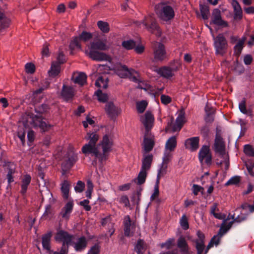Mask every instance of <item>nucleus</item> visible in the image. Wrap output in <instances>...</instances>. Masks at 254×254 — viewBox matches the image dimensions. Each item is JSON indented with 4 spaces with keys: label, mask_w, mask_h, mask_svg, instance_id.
I'll use <instances>...</instances> for the list:
<instances>
[{
    "label": "nucleus",
    "mask_w": 254,
    "mask_h": 254,
    "mask_svg": "<svg viewBox=\"0 0 254 254\" xmlns=\"http://www.w3.org/2000/svg\"><path fill=\"white\" fill-rule=\"evenodd\" d=\"M106 39H97L91 43L90 46L85 50V53L90 58L97 61H109L110 57L106 54L98 52V50L105 51L108 49Z\"/></svg>",
    "instance_id": "1"
},
{
    "label": "nucleus",
    "mask_w": 254,
    "mask_h": 254,
    "mask_svg": "<svg viewBox=\"0 0 254 254\" xmlns=\"http://www.w3.org/2000/svg\"><path fill=\"white\" fill-rule=\"evenodd\" d=\"M54 238L56 242L63 244L60 251H55L53 254H67L68 246L72 244L74 239V236L62 230L57 232Z\"/></svg>",
    "instance_id": "2"
},
{
    "label": "nucleus",
    "mask_w": 254,
    "mask_h": 254,
    "mask_svg": "<svg viewBox=\"0 0 254 254\" xmlns=\"http://www.w3.org/2000/svg\"><path fill=\"white\" fill-rule=\"evenodd\" d=\"M136 25L140 28H144L157 36L161 35V31L156 22L153 14H148L143 20L136 21Z\"/></svg>",
    "instance_id": "3"
},
{
    "label": "nucleus",
    "mask_w": 254,
    "mask_h": 254,
    "mask_svg": "<svg viewBox=\"0 0 254 254\" xmlns=\"http://www.w3.org/2000/svg\"><path fill=\"white\" fill-rule=\"evenodd\" d=\"M181 63L180 61H175L169 66H164L156 70L157 73L163 78L170 79L175 75V73L181 67Z\"/></svg>",
    "instance_id": "4"
},
{
    "label": "nucleus",
    "mask_w": 254,
    "mask_h": 254,
    "mask_svg": "<svg viewBox=\"0 0 254 254\" xmlns=\"http://www.w3.org/2000/svg\"><path fill=\"white\" fill-rule=\"evenodd\" d=\"M155 9L159 16L165 21L173 18L175 15L173 8L164 2L156 5Z\"/></svg>",
    "instance_id": "5"
},
{
    "label": "nucleus",
    "mask_w": 254,
    "mask_h": 254,
    "mask_svg": "<svg viewBox=\"0 0 254 254\" xmlns=\"http://www.w3.org/2000/svg\"><path fill=\"white\" fill-rule=\"evenodd\" d=\"M185 122V112L181 111L176 120L175 123L173 122V118H171L168 121L167 126L165 130L167 132H174L180 130Z\"/></svg>",
    "instance_id": "6"
},
{
    "label": "nucleus",
    "mask_w": 254,
    "mask_h": 254,
    "mask_svg": "<svg viewBox=\"0 0 254 254\" xmlns=\"http://www.w3.org/2000/svg\"><path fill=\"white\" fill-rule=\"evenodd\" d=\"M81 151L85 156L90 155L101 163L104 161L101 152L96 144L86 143L82 147Z\"/></svg>",
    "instance_id": "7"
},
{
    "label": "nucleus",
    "mask_w": 254,
    "mask_h": 254,
    "mask_svg": "<svg viewBox=\"0 0 254 254\" xmlns=\"http://www.w3.org/2000/svg\"><path fill=\"white\" fill-rule=\"evenodd\" d=\"M214 150L215 152L226 161L228 160V155L226 152L225 144L223 138L218 134H216L214 143Z\"/></svg>",
    "instance_id": "8"
},
{
    "label": "nucleus",
    "mask_w": 254,
    "mask_h": 254,
    "mask_svg": "<svg viewBox=\"0 0 254 254\" xmlns=\"http://www.w3.org/2000/svg\"><path fill=\"white\" fill-rule=\"evenodd\" d=\"M214 45L216 54L223 55L226 53L228 44L226 38L222 34H220L214 38Z\"/></svg>",
    "instance_id": "9"
},
{
    "label": "nucleus",
    "mask_w": 254,
    "mask_h": 254,
    "mask_svg": "<svg viewBox=\"0 0 254 254\" xmlns=\"http://www.w3.org/2000/svg\"><path fill=\"white\" fill-rule=\"evenodd\" d=\"M113 145V142L111 137L107 134L104 135L102 141L98 145L102 147L101 155L104 161L107 160L109 152L112 150Z\"/></svg>",
    "instance_id": "10"
},
{
    "label": "nucleus",
    "mask_w": 254,
    "mask_h": 254,
    "mask_svg": "<svg viewBox=\"0 0 254 254\" xmlns=\"http://www.w3.org/2000/svg\"><path fill=\"white\" fill-rule=\"evenodd\" d=\"M198 158L202 164L204 163L207 165H211L212 155L208 146L203 145L202 146L199 151Z\"/></svg>",
    "instance_id": "11"
},
{
    "label": "nucleus",
    "mask_w": 254,
    "mask_h": 254,
    "mask_svg": "<svg viewBox=\"0 0 254 254\" xmlns=\"http://www.w3.org/2000/svg\"><path fill=\"white\" fill-rule=\"evenodd\" d=\"M140 121L145 128V133L150 132V130L153 126L154 121L152 114L150 112H146L144 115L141 116Z\"/></svg>",
    "instance_id": "12"
},
{
    "label": "nucleus",
    "mask_w": 254,
    "mask_h": 254,
    "mask_svg": "<svg viewBox=\"0 0 254 254\" xmlns=\"http://www.w3.org/2000/svg\"><path fill=\"white\" fill-rule=\"evenodd\" d=\"M31 124L34 128H40L42 132L48 131L52 127L50 125L44 121L42 119L36 116L32 118Z\"/></svg>",
    "instance_id": "13"
},
{
    "label": "nucleus",
    "mask_w": 254,
    "mask_h": 254,
    "mask_svg": "<svg viewBox=\"0 0 254 254\" xmlns=\"http://www.w3.org/2000/svg\"><path fill=\"white\" fill-rule=\"evenodd\" d=\"M197 238L194 240L197 254H202L205 246V236L200 230L196 232Z\"/></svg>",
    "instance_id": "14"
},
{
    "label": "nucleus",
    "mask_w": 254,
    "mask_h": 254,
    "mask_svg": "<svg viewBox=\"0 0 254 254\" xmlns=\"http://www.w3.org/2000/svg\"><path fill=\"white\" fill-rule=\"evenodd\" d=\"M172 158V154L168 151L165 150V152L163 157V161L161 165V167L158 171L157 178L159 180L160 177L163 176L166 171L167 168V164L171 160Z\"/></svg>",
    "instance_id": "15"
},
{
    "label": "nucleus",
    "mask_w": 254,
    "mask_h": 254,
    "mask_svg": "<svg viewBox=\"0 0 254 254\" xmlns=\"http://www.w3.org/2000/svg\"><path fill=\"white\" fill-rule=\"evenodd\" d=\"M166 58V51L164 46L157 43L154 49V59L155 61H162Z\"/></svg>",
    "instance_id": "16"
},
{
    "label": "nucleus",
    "mask_w": 254,
    "mask_h": 254,
    "mask_svg": "<svg viewBox=\"0 0 254 254\" xmlns=\"http://www.w3.org/2000/svg\"><path fill=\"white\" fill-rule=\"evenodd\" d=\"M154 145V136L150 132L145 133L142 147L145 153L151 151Z\"/></svg>",
    "instance_id": "17"
},
{
    "label": "nucleus",
    "mask_w": 254,
    "mask_h": 254,
    "mask_svg": "<svg viewBox=\"0 0 254 254\" xmlns=\"http://www.w3.org/2000/svg\"><path fill=\"white\" fill-rule=\"evenodd\" d=\"M87 241L85 237H81L76 238L74 236V239L72 242V245L76 252H81L87 247Z\"/></svg>",
    "instance_id": "18"
},
{
    "label": "nucleus",
    "mask_w": 254,
    "mask_h": 254,
    "mask_svg": "<svg viewBox=\"0 0 254 254\" xmlns=\"http://www.w3.org/2000/svg\"><path fill=\"white\" fill-rule=\"evenodd\" d=\"M212 22L214 24L223 27H227L228 23L222 19L221 11L218 8H215L212 12Z\"/></svg>",
    "instance_id": "19"
},
{
    "label": "nucleus",
    "mask_w": 254,
    "mask_h": 254,
    "mask_svg": "<svg viewBox=\"0 0 254 254\" xmlns=\"http://www.w3.org/2000/svg\"><path fill=\"white\" fill-rule=\"evenodd\" d=\"M133 72V69L128 68L126 65H120L117 66L115 69V72L121 78L128 77Z\"/></svg>",
    "instance_id": "20"
},
{
    "label": "nucleus",
    "mask_w": 254,
    "mask_h": 254,
    "mask_svg": "<svg viewBox=\"0 0 254 254\" xmlns=\"http://www.w3.org/2000/svg\"><path fill=\"white\" fill-rule=\"evenodd\" d=\"M124 225L125 235L127 237L132 236L133 230L135 229V226L133 224L131 223L129 216L127 215L125 217Z\"/></svg>",
    "instance_id": "21"
},
{
    "label": "nucleus",
    "mask_w": 254,
    "mask_h": 254,
    "mask_svg": "<svg viewBox=\"0 0 254 254\" xmlns=\"http://www.w3.org/2000/svg\"><path fill=\"white\" fill-rule=\"evenodd\" d=\"M199 137H193L187 139L185 141L186 147L191 151L196 150L198 148Z\"/></svg>",
    "instance_id": "22"
},
{
    "label": "nucleus",
    "mask_w": 254,
    "mask_h": 254,
    "mask_svg": "<svg viewBox=\"0 0 254 254\" xmlns=\"http://www.w3.org/2000/svg\"><path fill=\"white\" fill-rule=\"evenodd\" d=\"M52 236L51 232H49L46 234L43 235L42 237V244L44 249L51 253L54 252V251H51V239Z\"/></svg>",
    "instance_id": "23"
},
{
    "label": "nucleus",
    "mask_w": 254,
    "mask_h": 254,
    "mask_svg": "<svg viewBox=\"0 0 254 254\" xmlns=\"http://www.w3.org/2000/svg\"><path fill=\"white\" fill-rule=\"evenodd\" d=\"M61 94L64 100L68 101L74 96V89L71 86L64 85Z\"/></svg>",
    "instance_id": "24"
},
{
    "label": "nucleus",
    "mask_w": 254,
    "mask_h": 254,
    "mask_svg": "<svg viewBox=\"0 0 254 254\" xmlns=\"http://www.w3.org/2000/svg\"><path fill=\"white\" fill-rule=\"evenodd\" d=\"M87 76L83 72L74 73L72 77V80L75 83L80 86H83L86 83Z\"/></svg>",
    "instance_id": "25"
},
{
    "label": "nucleus",
    "mask_w": 254,
    "mask_h": 254,
    "mask_svg": "<svg viewBox=\"0 0 254 254\" xmlns=\"http://www.w3.org/2000/svg\"><path fill=\"white\" fill-rule=\"evenodd\" d=\"M153 157L152 154H143L141 170L147 171L150 169Z\"/></svg>",
    "instance_id": "26"
},
{
    "label": "nucleus",
    "mask_w": 254,
    "mask_h": 254,
    "mask_svg": "<svg viewBox=\"0 0 254 254\" xmlns=\"http://www.w3.org/2000/svg\"><path fill=\"white\" fill-rule=\"evenodd\" d=\"M78 160V156L76 154L73 153L68 159L62 163V167L65 170L69 169Z\"/></svg>",
    "instance_id": "27"
},
{
    "label": "nucleus",
    "mask_w": 254,
    "mask_h": 254,
    "mask_svg": "<svg viewBox=\"0 0 254 254\" xmlns=\"http://www.w3.org/2000/svg\"><path fill=\"white\" fill-rule=\"evenodd\" d=\"M177 246L182 254H189V246L185 238L181 237L178 239Z\"/></svg>",
    "instance_id": "28"
},
{
    "label": "nucleus",
    "mask_w": 254,
    "mask_h": 254,
    "mask_svg": "<svg viewBox=\"0 0 254 254\" xmlns=\"http://www.w3.org/2000/svg\"><path fill=\"white\" fill-rule=\"evenodd\" d=\"M246 39L247 38L245 36H243L238 40L237 43L234 46V54L237 57H239L241 54Z\"/></svg>",
    "instance_id": "29"
},
{
    "label": "nucleus",
    "mask_w": 254,
    "mask_h": 254,
    "mask_svg": "<svg viewBox=\"0 0 254 254\" xmlns=\"http://www.w3.org/2000/svg\"><path fill=\"white\" fill-rule=\"evenodd\" d=\"M105 110L106 113L110 117H114L118 114L116 107L112 102L107 103L105 106Z\"/></svg>",
    "instance_id": "30"
},
{
    "label": "nucleus",
    "mask_w": 254,
    "mask_h": 254,
    "mask_svg": "<svg viewBox=\"0 0 254 254\" xmlns=\"http://www.w3.org/2000/svg\"><path fill=\"white\" fill-rule=\"evenodd\" d=\"M61 186L63 197L64 199H67L69 196L70 183L67 180H64L61 183Z\"/></svg>",
    "instance_id": "31"
},
{
    "label": "nucleus",
    "mask_w": 254,
    "mask_h": 254,
    "mask_svg": "<svg viewBox=\"0 0 254 254\" xmlns=\"http://www.w3.org/2000/svg\"><path fill=\"white\" fill-rule=\"evenodd\" d=\"M177 146V139L175 136L170 137L166 142L165 150L173 151L175 150Z\"/></svg>",
    "instance_id": "32"
},
{
    "label": "nucleus",
    "mask_w": 254,
    "mask_h": 254,
    "mask_svg": "<svg viewBox=\"0 0 254 254\" xmlns=\"http://www.w3.org/2000/svg\"><path fill=\"white\" fill-rule=\"evenodd\" d=\"M60 64L58 63H53L51 68L48 71L50 76L55 77L59 74L60 72Z\"/></svg>",
    "instance_id": "33"
},
{
    "label": "nucleus",
    "mask_w": 254,
    "mask_h": 254,
    "mask_svg": "<svg viewBox=\"0 0 254 254\" xmlns=\"http://www.w3.org/2000/svg\"><path fill=\"white\" fill-rule=\"evenodd\" d=\"M218 203H214L210 207V213L215 218L218 219H223L224 217L221 213H217L219 211L218 207Z\"/></svg>",
    "instance_id": "34"
},
{
    "label": "nucleus",
    "mask_w": 254,
    "mask_h": 254,
    "mask_svg": "<svg viewBox=\"0 0 254 254\" xmlns=\"http://www.w3.org/2000/svg\"><path fill=\"white\" fill-rule=\"evenodd\" d=\"M10 19L4 13L0 11V30L7 28L10 24Z\"/></svg>",
    "instance_id": "35"
},
{
    "label": "nucleus",
    "mask_w": 254,
    "mask_h": 254,
    "mask_svg": "<svg viewBox=\"0 0 254 254\" xmlns=\"http://www.w3.org/2000/svg\"><path fill=\"white\" fill-rule=\"evenodd\" d=\"M31 178L29 175H26L22 180L21 193L24 194L27 190V187L31 182Z\"/></svg>",
    "instance_id": "36"
},
{
    "label": "nucleus",
    "mask_w": 254,
    "mask_h": 254,
    "mask_svg": "<svg viewBox=\"0 0 254 254\" xmlns=\"http://www.w3.org/2000/svg\"><path fill=\"white\" fill-rule=\"evenodd\" d=\"M99 138V135L96 132H88L85 137L86 140H89L88 143L92 144H96Z\"/></svg>",
    "instance_id": "37"
},
{
    "label": "nucleus",
    "mask_w": 254,
    "mask_h": 254,
    "mask_svg": "<svg viewBox=\"0 0 254 254\" xmlns=\"http://www.w3.org/2000/svg\"><path fill=\"white\" fill-rule=\"evenodd\" d=\"M108 78L103 76H100L95 82V85L100 88L106 89L108 87Z\"/></svg>",
    "instance_id": "38"
},
{
    "label": "nucleus",
    "mask_w": 254,
    "mask_h": 254,
    "mask_svg": "<svg viewBox=\"0 0 254 254\" xmlns=\"http://www.w3.org/2000/svg\"><path fill=\"white\" fill-rule=\"evenodd\" d=\"M95 95L97 96L98 100L100 102L105 103L109 99L108 95L106 93L103 92L100 89L95 92Z\"/></svg>",
    "instance_id": "39"
},
{
    "label": "nucleus",
    "mask_w": 254,
    "mask_h": 254,
    "mask_svg": "<svg viewBox=\"0 0 254 254\" xmlns=\"http://www.w3.org/2000/svg\"><path fill=\"white\" fill-rule=\"evenodd\" d=\"M231 218L233 219V221L230 222L227 224H223L225 225V226H226L227 229H228V230L232 227L233 222H241L246 219V217H241L240 216H238L237 217L235 218L234 215H233L231 216Z\"/></svg>",
    "instance_id": "40"
},
{
    "label": "nucleus",
    "mask_w": 254,
    "mask_h": 254,
    "mask_svg": "<svg viewBox=\"0 0 254 254\" xmlns=\"http://www.w3.org/2000/svg\"><path fill=\"white\" fill-rule=\"evenodd\" d=\"M147 171L140 170L136 179L137 184L138 185H141L143 184L145 181Z\"/></svg>",
    "instance_id": "41"
},
{
    "label": "nucleus",
    "mask_w": 254,
    "mask_h": 254,
    "mask_svg": "<svg viewBox=\"0 0 254 254\" xmlns=\"http://www.w3.org/2000/svg\"><path fill=\"white\" fill-rule=\"evenodd\" d=\"M80 38L78 37H75L71 42L69 47L71 50L75 49H81Z\"/></svg>",
    "instance_id": "42"
},
{
    "label": "nucleus",
    "mask_w": 254,
    "mask_h": 254,
    "mask_svg": "<svg viewBox=\"0 0 254 254\" xmlns=\"http://www.w3.org/2000/svg\"><path fill=\"white\" fill-rule=\"evenodd\" d=\"M200 9L202 18L204 19H207L209 15V9L208 6L206 5H200Z\"/></svg>",
    "instance_id": "43"
},
{
    "label": "nucleus",
    "mask_w": 254,
    "mask_h": 254,
    "mask_svg": "<svg viewBox=\"0 0 254 254\" xmlns=\"http://www.w3.org/2000/svg\"><path fill=\"white\" fill-rule=\"evenodd\" d=\"M97 25L99 28L104 33H108L109 31L110 28L108 23L103 21H99L97 22Z\"/></svg>",
    "instance_id": "44"
},
{
    "label": "nucleus",
    "mask_w": 254,
    "mask_h": 254,
    "mask_svg": "<svg viewBox=\"0 0 254 254\" xmlns=\"http://www.w3.org/2000/svg\"><path fill=\"white\" fill-rule=\"evenodd\" d=\"M239 108L240 111L246 115H250L251 112L246 108V102L245 99H243L239 104Z\"/></svg>",
    "instance_id": "45"
},
{
    "label": "nucleus",
    "mask_w": 254,
    "mask_h": 254,
    "mask_svg": "<svg viewBox=\"0 0 254 254\" xmlns=\"http://www.w3.org/2000/svg\"><path fill=\"white\" fill-rule=\"evenodd\" d=\"M147 102L143 100L136 103V108L137 112L139 113H143L146 109L147 106Z\"/></svg>",
    "instance_id": "46"
},
{
    "label": "nucleus",
    "mask_w": 254,
    "mask_h": 254,
    "mask_svg": "<svg viewBox=\"0 0 254 254\" xmlns=\"http://www.w3.org/2000/svg\"><path fill=\"white\" fill-rule=\"evenodd\" d=\"M244 152L247 156L250 157L254 156V148L251 145H245L244 147Z\"/></svg>",
    "instance_id": "47"
},
{
    "label": "nucleus",
    "mask_w": 254,
    "mask_h": 254,
    "mask_svg": "<svg viewBox=\"0 0 254 254\" xmlns=\"http://www.w3.org/2000/svg\"><path fill=\"white\" fill-rule=\"evenodd\" d=\"M122 45L127 50H131L135 48L136 44L134 41L129 40L123 42Z\"/></svg>",
    "instance_id": "48"
},
{
    "label": "nucleus",
    "mask_w": 254,
    "mask_h": 254,
    "mask_svg": "<svg viewBox=\"0 0 254 254\" xmlns=\"http://www.w3.org/2000/svg\"><path fill=\"white\" fill-rule=\"evenodd\" d=\"M232 5L234 8V11L236 15L239 16L240 17H242V9L239 4L236 0H233L232 3Z\"/></svg>",
    "instance_id": "49"
},
{
    "label": "nucleus",
    "mask_w": 254,
    "mask_h": 254,
    "mask_svg": "<svg viewBox=\"0 0 254 254\" xmlns=\"http://www.w3.org/2000/svg\"><path fill=\"white\" fill-rule=\"evenodd\" d=\"M135 249L138 254H143L144 252L143 241L141 240H138Z\"/></svg>",
    "instance_id": "50"
},
{
    "label": "nucleus",
    "mask_w": 254,
    "mask_h": 254,
    "mask_svg": "<svg viewBox=\"0 0 254 254\" xmlns=\"http://www.w3.org/2000/svg\"><path fill=\"white\" fill-rule=\"evenodd\" d=\"M241 180L240 176H235L230 178L228 181L226 183V186L232 185H237L238 184Z\"/></svg>",
    "instance_id": "51"
},
{
    "label": "nucleus",
    "mask_w": 254,
    "mask_h": 254,
    "mask_svg": "<svg viewBox=\"0 0 254 254\" xmlns=\"http://www.w3.org/2000/svg\"><path fill=\"white\" fill-rule=\"evenodd\" d=\"M92 34L90 33L83 31L78 37L81 41L86 42L92 38Z\"/></svg>",
    "instance_id": "52"
},
{
    "label": "nucleus",
    "mask_w": 254,
    "mask_h": 254,
    "mask_svg": "<svg viewBox=\"0 0 254 254\" xmlns=\"http://www.w3.org/2000/svg\"><path fill=\"white\" fill-rule=\"evenodd\" d=\"M180 225L182 228L184 230H187L189 227V223L188 219L185 215H183L180 219Z\"/></svg>",
    "instance_id": "53"
},
{
    "label": "nucleus",
    "mask_w": 254,
    "mask_h": 254,
    "mask_svg": "<svg viewBox=\"0 0 254 254\" xmlns=\"http://www.w3.org/2000/svg\"><path fill=\"white\" fill-rule=\"evenodd\" d=\"M205 110L207 116L206 118V121L207 122L212 121L213 120V118L212 116V114L213 113V111H212L211 108L208 107L207 105L206 106Z\"/></svg>",
    "instance_id": "54"
},
{
    "label": "nucleus",
    "mask_w": 254,
    "mask_h": 254,
    "mask_svg": "<svg viewBox=\"0 0 254 254\" xmlns=\"http://www.w3.org/2000/svg\"><path fill=\"white\" fill-rule=\"evenodd\" d=\"M192 190L193 193L195 195H197L198 194L199 192H201L203 193V191L204 190V188L196 184H193L192 187Z\"/></svg>",
    "instance_id": "55"
},
{
    "label": "nucleus",
    "mask_w": 254,
    "mask_h": 254,
    "mask_svg": "<svg viewBox=\"0 0 254 254\" xmlns=\"http://www.w3.org/2000/svg\"><path fill=\"white\" fill-rule=\"evenodd\" d=\"M15 173V170L12 168H9L7 174V179L8 184H10L11 183L14 181L13 175Z\"/></svg>",
    "instance_id": "56"
},
{
    "label": "nucleus",
    "mask_w": 254,
    "mask_h": 254,
    "mask_svg": "<svg viewBox=\"0 0 254 254\" xmlns=\"http://www.w3.org/2000/svg\"><path fill=\"white\" fill-rule=\"evenodd\" d=\"M84 183L79 181L77 183L76 186L74 187V190L76 192H81L84 188Z\"/></svg>",
    "instance_id": "57"
},
{
    "label": "nucleus",
    "mask_w": 254,
    "mask_h": 254,
    "mask_svg": "<svg viewBox=\"0 0 254 254\" xmlns=\"http://www.w3.org/2000/svg\"><path fill=\"white\" fill-rule=\"evenodd\" d=\"M101 224L103 226H107L108 227L109 226V227H113V225H114V224L111 221V218L110 217L103 218L102 220Z\"/></svg>",
    "instance_id": "58"
},
{
    "label": "nucleus",
    "mask_w": 254,
    "mask_h": 254,
    "mask_svg": "<svg viewBox=\"0 0 254 254\" xmlns=\"http://www.w3.org/2000/svg\"><path fill=\"white\" fill-rule=\"evenodd\" d=\"M25 70L26 72L33 73L35 71V65L32 63H27L25 64Z\"/></svg>",
    "instance_id": "59"
},
{
    "label": "nucleus",
    "mask_w": 254,
    "mask_h": 254,
    "mask_svg": "<svg viewBox=\"0 0 254 254\" xmlns=\"http://www.w3.org/2000/svg\"><path fill=\"white\" fill-rule=\"evenodd\" d=\"M100 247L98 245H95L91 248L87 254H99Z\"/></svg>",
    "instance_id": "60"
},
{
    "label": "nucleus",
    "mask_w": 254,
    "mask_h": 254,
    "mask_svg": "<svg viewBox=\"0 0 254 254\" xmlns=\"http://www.w3.org/2000/svg\"><path fill=\"white\" fill-rule=\"evenodd\" d=\"M160 99L162 103L164 105H167L169 104L172 101V99L170 97L165 95H162L161 96Z\"/></svg>",
    "instance_id": "61"
},
{
    "label": "nucleus",
    "mask_w": 254,
    "mask_h": 254,
    "mask_svg": "<svg viewBox=\"0 0 254 254\" xmlns=\"http://www.w3.org/2000/svg\"><path fill=\"white\" fill-rule=\"evenodd\" d=\"M89 201L87 199H84L80 202V205L83 206L86 211H90L91 210V206L89 205Z\"/></svg>",
    "instance_id": "62"
},
{
    "label": "nucleus",
    "mask_w": 254,
    "mask_h": 254,
    "mask_svg": "<svg viewBox=\"0 0 254 254\" xmlns=\"http://www.w3.org/2000/svg\"><path fill=\"white\" fill-rule=\"evenodd\" d=\"M73 207V201H68L64 206V208L66 211L69 212L70 214L71 213Z\"/></svg>",
    "instance_id": "63"
},
{
    "label": "nucleus",
    "mask_w": 254,
    "mask_h": 254,
    "mask_svg": "<svg viewBox=\"0 0 254 254\" xmlns=\"http://www.w3.org/2000/svg\"><path fill=\"white\" fill-rule=\"evenodd\" d=\"M73 207V201H68L64 206V208L66 211L69 212L70 214L71 213Z\"/></svg>",
    "instance_id": "64"
}]
</instances>
